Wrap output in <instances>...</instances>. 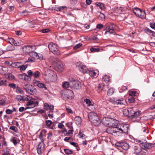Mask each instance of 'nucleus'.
<instances>
[{
  "label": "nucleus",
  "mask_w": 155,
  "mask_h": 155,
  "mask_svg": "<svg viewBox=\"0 0 155 155\" xmlns=\"http://www.w3.org/2000/svg\"><path fill=\"white\" fill-rule=\"evenodd\" d=\"M45 108V110H49L52 112L54 110V106L53 105H50L47 103H45L44 104Z\"/></svg>",
  "instance_id": "6ab92c4d"
},
{
  "label": "nucleus",
  "mask_w": 155,
  "mask_h": 155,
  "mask_svg": "<svg viewBox=\"0 0 155 155\" xmlns=\"http://www.w3.org/2000/svg\"><path fill=\"white\" fill-rule=\"evenodd\" d=\"M110 101L112 103L116 105H124L126 103V101L124 99L115 97L110 98Z\"/></svg>",
  "instance_id": "39448f33"
},
{
  "label": "nucleus",
  "mask_w": 155,
  "mask_h": 155,
  "mask_svg": "<svg viewBox=\"0 0 155 155\" xmlns=\"http://www.w3.org/2000/svg\"><path fill=\"white\" fill-rule=\"evenodd\" d=\"M81 86L80 82L74 80L70 81V87L72 89H79Z\"/></svg>",
  "instance_id": "1a4fd4ad"
},
{
  "label": "nucleus",
  "mask_w": 155,
  "mask_h": 155,
  "mask_svg": "<svg viewBox=\"0 0 155 155\" xmlns=\"http://www.w3.org/2000/svg\"><path fill=\"white\" fill-rule=\"evenodd\" d=\"M36 89L34 88L33 86L32 85V87H31L30 90L28 91V94L32 95L36 91Z\"/></svg>",
  "instance_id": "f704fd0d"
},
{
  "label": "nucleus",
  "mask_w": 155,
  "mask_h": 155,
  "mask_svg": "<svg viewBox=\"0 0 155 155\" xmlns=\"http://www.w3.org/2000/svg\"><path fill=\"white\" fill-rule=\"evenodd\" d=\"M78 135L80 136V138H82L83 139L85 138L86 137H87L86 136H85V134H82L81 132V131H80L79 132Z\"/></svg>",
  "instance_id": "6e6d98bb"
},
{
  "label": "nucleus",
  "mask_w": 155,
  "mask_h": 155,
  "mask_svg": "<svg viewBox=\"0 0 155 155\" xmlns=\"http://www.w3.org/2000/svg\"><path fill=\"white\" fill-rule=\"evenodd\" d=\"M99 72L97 70L89 71V75L92 77H97L98 75Z\"/></svg>",
  "instance_id": "aec40b11"
},
{
  "label": "nucleus",
  "mask_w": 155,
  "mask_h": 155,
  "mask_svg": "<svg viewBox=\"0 0 155 155\" xmlns=\"http://www.w3.org/2000/svg\"><path fill=\"white\" fill-rule=\"evenodd\" d=\"M105 87H107L105 86L104 84L101 83L99 84L97 86V89L99 91H106V90H104Z\"/></svg>",
  "instance_id": "a211bd4d"
},
{
  "label": "nucleus",
  "mask_w": 155,
  "mask_h": 155,
  "mask_svg": "<svg viewBox=\"0 0 155 155\" xmlns=\"http://www.w3.org/2000/svg\"><path fill=\"white\" fill-rule=\"evenodd\" d=\"M32 46L30 45L24 46L21 48V50L25 54L31 53Z\"/></svg>",
  "instance_id": "f8f14e48"
},
{
  "label": "nucleus",
  "mask_w": 155,
  "mask_h": 155,
  "mask_svg": "<svg viewBox=\"0 0 155 155\" xmlns=\"http://www.w3.org/2000/svg\"><path fill=\"white\" fill-rule=\"evenodd\" d=\"M115 145L117 147H121L125 150H127L130 147L129 144L125 142H117Z\"/></svg>",
  "instance_id": "9b49d317"
},
{
  "label": "nucleus",
  "mask_w": 155,
  "mask_h": 155,
  "mask_svg": "<svg viewBox=\"0 0 155 155\" xmlns=\"http://www.w3.org/2000/svg\"><path fill=\"white\" fill-rule=\"evenodd\" d=\"M102 80L105 82H108L110 80V77L107 75H105L102 78Z\"/></svg>",
  "instance_id": "a19ab883"
},
{
  "label": "nucleus",
  "mask_w": 155,
  "mask_h": 155,
  "mask_svg": "<svg viewBox=\"0 0 155 155\" xmlns=\"http://www.w3.org/2000/svg\"><path fill=\"white\" fill-rule=\"evenodd\" d=\"M90 50L92 52H97L100 51V49L99 48H95L92 47L90 48Z\"/></svg>",
  "instance_id": "8fccbe9b"
},
{
  "label": "nucleus",
  "mask_w": 155,
  "mask_h": 155,
  "mask_svg": "<svg viewBox=\"0 0 155 155\" xmlns=\"http://www.w3.org/2000/svg\"><path fill=\"white\" fill-rule=\"evenodd\" d=\"M82 45V44L81 43H78L76 45L73 47V49L76 50L81 47Z\"/></svg>",
  "instance_id": "864d4df0"
},
{
  "label": "nucleus",
  "mask_w": 155,
  "mask_h": 155,
  "mask_svg": "<svg viewBox=\"0 0 155 155\" xmlns=\"http://www.w3.org/2000/svg\"><path fill=\"white\" fill-rule=\"evenodd\" d=\"M98 19L101 21H104L105 19V16L103 14H100L98 17Z\"/></svg>",
  "instance_id": "49530a36"
},
{
  "label": "nucleus",
  "mask_w": 155,
  "mask_h": 155,
  "mask_svg": "<svg viewBox=\"0 0 155 155\" xmlns=\"http://www.w3.org/2000/svg\"><path fill=\"white\" fill-rule=\"evenodd\" d=\"M96 5L99 7L100 9H104L105 8L104 4L101 2H98L95 3Z\"/></svg>",
  "instance_id": "e433bc0d"
},
{
  "label": "nucleus",
  "mask_w": 155,
  "mask_h": 155,
  "mask_svg": "<svg viewBox=\"0 0 155 155\" xmlns=\"http://www.w3.org/2000/svg\"><path fill=\"white\" fill-rule=\"evenodd\" d=\"M123 114L125 116H128L129 115V110L128 109H125L123 110Z\"/></svg>",
  "instance_id": "4c0bfd02"
},
{
  "label": "nucleus",
  "mask_w": 155,
  "mask_h": 155,
  "mask_svg": "<svg viewBox=\"0 0 155 155\" xmlns=\"http://www.w3.org/2000/svg\"><path fill=\"white\" fill-rule=\"evenodd\" d=\"M28 65L27 64L25 65L23 64L22 63L21 64V66L20 67V70L21 71H24L27 68Z\"/></svg>",
  "instance_id": "c9c22d12"
},
{
  "label": "nucleus",
  "mask_w": 155,
  "mask_h": 155,
  "mask_svg": "<svg viewBox=\"0 0 155 155\" xmlns=\"http://www.w3.org/2000/svg\"><path fill=\"white\" fill-rule=\"evenodd\" d=\"M65 8H67V7L65 6L59 7L58 5H56L55 11L57 12L62 11Z\"/></svg>",
  "instance_id": "5701e85b"
},
{
  "label": "nucleus",
  "mask_w": 155,
  "mask_h": 155,
  "mask_svg": "<svg viewBox=\"0 0 155 155\" xmlns=\"http://www.w3.org/2000/svg\"><path fill=\"white\" fill-rule=\"evenodd\" d=\"M67 94H66L67 95V97L68 99H71L74 96V94L73 91L70 90H67Z\"/></svg>",
  "instance_id": "412c9836"
},
{
  "label": "nucleus",
  "mask_w": 155,
  "mask_h": 155,
  "mask_svg": "<svg viewBox=\"0 0 155 155\" xmlns=\"http://www.w3.org/2000/svg\"><path fill=\"white\" fill-rule=\"evenodd\" d=\"M30 55L34 59H39L40 60H43V56L41 54H38L33 51H31L30 53Z\"/></svg>",
  "instance_id": "9d476101"
},
{
  "label": "nucleus",
  "mask_w": 155,
  "mask_h": 155,
  "mask_svg": "<svg viewBox=\"0 0 155 155\" xmlns=\"http://www.w3.org/2000/svg\"><path fill=\"white\" fill-rule=\"evenodd\" d=\"M10 150L8 148H6L4 150V152L2 155H10Z\"/></svg>",
  "instance_id": "58836bf2"
},
{
  "label": "nucleus",
  "mask_w": 155,
  "mask_h": 155,
  "mask_svg": "<svg viewBox=\"0 0 155 155\" xmlns=\"http://www.w3.org/2000/svg\"><path fill=\"white\" fill-rule=\"evenodd\" d=\"M136 93L137 92L136 91H130L129 92V94L130 96L133 97L135 96Z\"/></svg>",
  "instance_id": "4d7b16f0"
},
{
  "label": "nucleus",
  "mask_w": 155,
  "mask_h": 155,
  "mask_svg": "<svg viewBox=\"0 0 155 155\" xmlns=\"http://www.w3.org/2000/svg\"><path fill=\"white\" fill-rule=\"evenodd\" d=\"M36 85L40 88H44L45 90L47 89L46 85L43 83L40 82V81L37 83Z\"/></svg>",
  "instance_id": "a878e982"
},
{
  "label": "nucleus",
  "mask_w": 155,
  "mask_h": 155,
  "mask_svg": "<svg viewBox=\"0 0 155 155\" xmlns=\"http://www.w3.org/2000/svg\"><path fill=\"white\" fill-rule=\"evenodd\" d=\"M80 71L83 73H88L89 70L87 67L84 65H81L80 67L78 68Z\"/></svg>",
  "instance_id": "2eb2a0df"
},
{
  "label": "nucleus",
  "mask_w": 155,
  "mask_h": 155,
  "mask_svg": "<svg viewBox=\"0 0 155 155\" xmlns=\"http://www.w3.org/2000/svg\"><path fill=\"white\" fill-rule=\"evenodd\" d=\"M48 48L50 51L54 54L58 55L60 54L58 46L57 45L50 43L48 45Z\"/></svg>",
  "instance_id": "423d86ee"
},
{
  "label": "nucleus",
  "mask_w": 155,
  "mask_h": 155,
  "mask_svg": "<svg viewBox=\"0 0 155 155\" xmlns=\"http://www.w3.org/2000/svg\"><path fill=\"white\" fill-rule=\"evenodd\" d=\"M24 89L26 91V92L28 93L31 87H32V85L29 84H27L23 86Z\"/></svg>",
  "instance_id": "c85d7f7f"
},
{
  "label": "nucleus",
  "mask_w": 155,
  "mask_h": 155,
  "mask_svg": "<svg viewBox=\"0 0 155 155\" xmlns=\"http://www.w3.org/2000/svg\"><path fill=\"white\" fill-rule=\"evenodd\" d=\"M55 68H57L58 71H62L64 68L63 63L60 61L58 62L55 66Z\"/></svg>",
  "instance_id": "dca6fc26"
},
{
  "label": "nucleus",
  "mask_w": 155,
  "mask_h": 155,
  "mask_svg": "<svg viewBox=\"0 0 155 155\" xmlns=\"http://www.w3.org/2000/svg\"><path fill=\"white\" fill-rule=\"evenodd\" d=\"M75 122L76 124H79L81 122V119L80 116H76L75 118Z\"/></svg>",
  "instance_id": "c756f323"
},
{
  "label": "nucleus",
  "mask_w": 155,
  "mask_h": 155,
  "mask_svg": "<svg viewBox=\"0 0 155 155\" xmlns=\"http://www.w3.org/2000/svg\"><path fill=\"white\" fill-rule=\"evenodd\" d=\"M11 141L12 142L13 144L15 145H16L17 143H18L19 142V140H18V139L16 137H13L11 140Z\"/></svg>",
  "instance_id": "473e14b6"
},
{
  "label": "nucleus",
  "mask_w": 155,
  "mask_h": 155,
  "mask_svg": "<svg viewBox=\"0 0 155 155\" xmlns=\"http://www.w3.org/2000/svg\"><path fill=\"white\" fill-rule=\"evenodd\" d=\"M155 143H148L143 145V147L141 149L147 150V149H149L153 147H154Z\"/></svg>",
  "instance_id": "4468645a"
},
{
  "label": "nucleus",
  "mask_w": 155,
  "mask_h": 155,
  "mask_svg": "<svg viewBox=\"0 0 155 155\" xmlns=\"http://www.w3.org/2000/svg\"><path fill=\"white\" fill-rule=\"evenodd\" d=\"M25 73L19 74L18 75V77L21 79H24L25 78Z\"/></svg>",
  "instance_id": "338daca9"
},
{
  "label": "nucleus",
  "mask_w": 155,
  "mask_h": 155,
  "mask_svg": "<svg viewBox=\"0 0 155 155\" xmlns=\"http://www.w3.org/2000/svg\"><path fill=\"white\" fill-rule=\"evenodd\" d=\"M65 153L67 155H70L73 153V151L70 150L68 149H64Z\"/></svg>",
  "instance_id": "ea45409f"
},
{
  "label": "nucleus",
  "mask_w": 155,
  "mask_h": 155,
  "mask_svg": "<svg viewBox=\"0 0 155 155\" xmlns=\"http://www.w3.org/2000/svg\"><path fill=\"white\" fill-rule=\"evenodd\" d=\"M141 9L138 8H136L133 10V12L135 14V15L138 16L139 15V13H140Z\"/></svg>",
  "instance_id": "bb28decb"
},
{
  "label": "nucleus",
  "mask_w": 155,
  "mask_h": 155,
  "mask_svg": "<svg viewBox=\"0 0 155 155\" xmlns=\"http://www.w3.org/2000/svg\"><path fill=\"white\" fill-rule=\"evenodd\" d=\"M45 147V145L44 143H40L37 147L38 153L39 154H41L43 152Z\"/></svg>",
  "instance_id": "ddd939ff"
},
{
  "label": "nucleus",
  "mask_w": 155,
  "mask_h": 155,
  "mask_svg": "<svg viewBox=\"0 0 155 155\" xmlns=\"http://www.w3.org/2000/svg\"><path fill=\"white\" fill-rule=\"evenodd\" d=\"M62 87L64 88H67L70 87V81L68 82L65 81L63 83Z\"/></svg>",
  "instance_id": "393cba45"
},
{
  "label": "nucleus",
  "mask_w": 155,
  "mask_h": 155,
  "mask_svg": "<svg viewBox=\"0 0 155 155\" xmlns=\"http://www.w3.org/2000/svg\"><path fill=\"white\" fill-rule=\"evenodd\" d=\"M45 123L47 126L49 128L50 127L51 125L52 124V121L51 120H46L45 121Z\"/></svg>",
  "instance_id": "3c124183"
},
{
  "label": "nucleus",
  "mask_w": 155,
  "mask_h": 155,
  "mask_svg": "<svg viewBox=\"0 0 155 155\" xmlns=\"http://www.w3.org/2000/svg\"><path fill=\"white\" fill-rule=\"evenodd\" d=\"M128 101L129 103H132L135 101V100L133 97H131L130 98H129Z\"/></svg>",
  "instance_id": "774afa93"
},
{
  "label": "nucleus",
  "mask_w": 155,
  "mask_h": 155,
  "mask_svg": "<svg viewBox=\"0 0 155 155\" xmlns=\"http://www.w3.org/2000/svg\"><path fill=\"white\" fill-rule=\"evenodd\" d=\"M23 96H22L20 95H18L16 97V99L19 101H23Z\"/></svg>",
  "instance_id": "5fc2aeb1"
},
{
  "label": "nucleus",
  "mask_w": 155,
  "mask_h": 155,
  "mask_svg": "<svg viewBox=\"0 0 155 155\" xmlns=\"http://www.w3.org/2000/svg\"><path fill=\"white\" fill-rule=\"evenodd\" d=\"M6 101L5 99L2 97L0 98V105H4L5 104Z\"/></svg>",
  "instance_id": "603ef678"
},
{
  "label": "nucleus",
  "mask_w": 155,
  "mask_h": 155,
  "mask_svg": "<svg viewBox=\"0 0 155 155\" xmlns=\"http://www.w3.org/2000/svg\"><path fill=\"white\" fill-rule=\"evenodd\" d=\"M117 128L119 133L118 136L123 133L127 134L128 133L129 126L127 124H119L117 126Z\"/></svg>",
  "instance_id": "20e7f679"
},
{
  "label": "nucleus",
  "mask_w": 155,
  "mask_h": 155,
  "mask_svg": "<svg viewBox=\"0 0 155 155\" xmlns=\"http://www.w3.org/2000/svg\"><path fill=\"white\" fill-rule=\"evenodd\" d=\"M66 125L67 126L69 129H72V123L71 122H69L66 124Z\"/></svg>",
  "instance_id": "052dcab7"
},
{
  "label": "nucleus",
  "mask_w": 155,
  "mask_h": 155,
  "mask_svg": "<svg viewBox=\"0 0 155 155\" xmlns=\"http://www.w3.org/2000/svg\"><path fill=\"white\" fill-rule=\"evenodd\" d=\"M40 75V73L38 71H36L33 73V76L35 78L38 77Z\"/></svg>",
  "instance_id": "37998d69"
},
{
  "label": "nucleus",
  "mask_w": 155,
  "mask_h": 155,
  "mask_svg": "<svg viewBox=\"0 0 155 155\" xmlns=\"http://www.w3.org/2000/svg\"><path fill=\"white\" fill-rule=\"evenodd\" d=\"M44 71L45 74L48 81L53 82L56 80L57 75L54 71L45 68H44Z\"/></svg>",
  "instance_id": "f03ea898"
},
{
  "label": "nucleus",
  "mask_w": 155,
  "mask_h": 155,
  "mask_svg": "<svg viewBox=\"0 0 155 155\" xmlns=\"http://www.w3.org/2000/svg\"><path fill=\"white\" fill-rule=\"evenodd\" d=\"M89 120L93 125L96 126H99L101 123V121L97 114L95 112H91L88 114Z\"/></svg>",
  "instance_id": "f257e3e1"
},
{
  "label": "nucleus",
  "mask_w": 155,
  "mask_h": 155,
  "mask_svg": "<svg viewBox=\"0 0 155 155\" xmlns=\"http://www.w3.org/2000/svg\"><path fill=\"white\" fill-rule=\"evenodd\" d=\"M141 112L140 111H135L133 114L132 115V117L131 118L132 119H133L134 118L138 117L139 118V120L140 119V118L138 117L140 114Z\"/></svg>",
  "instance_id": "2f4dec72"
},
{
  "label": "nucleus",
  "mask_w": 155,
  "mask_h": 155,
  "mask_svg": "<svg viewBox=\"0 0 155 155\" xmlns=\"http://www.w3.org/2000/svg\"><path fill=\"white\" fill-rule=\"evenodd\" d=\"M140 13H139V15L137 17L142 19H144L146 17L145 12L144 11H143L142 9Z\"/></svg>",
  "instance_id": "b1692460"
},
{
  "label": "nucleus",
  "mask_w": 155,
  "mask_h": 155,
  "mask_svg": "<svg viewBox=\"0 0 155 155\" xmlns=\"http://www.w3.org/2000/svg\"><path fill=\"white\" fill-rule=\"evenodd\" d=\"M10 129L13 130L15 132H17V131L18 129L15 126H11L9 128Z\"/></svg>",
  "instance_id": "0e129e2a"
},
{
  "label": "nucleus",
  "mask_w": 155,
  "mask_h": 155,
  "mask_svg": "<svg viewBox=\"0 0 155 155\" xmlns=\"http://www.w3.org/2000/svg\"><path fill=\"white\" fill-rule=\"evenodd\" d=\"M129 116L128 117L131 118L135 111L133 110V108H129Z\"/></svg>",
  "instance_id": "79ce46f5"
},
{
  "label": "nucleus",
  "mask_w": 155,
  "mask_h": 155,
  "mask_svg": "<svg viewBox=\"0 0 155 155\" xmlns=\"http://www.w3.org/2000/svg\"><path fill=\"white\" fill-rule=\"evenodd\" d=\"M8 42L10 43V45H12L15 46L19 45V43H17L12 38H8Z\"/></svg>",
  "instance_id": "4be33fe9"
},
{
  "label": "nucleus",
  "mask_w": 155,
  "mask_h": 155,
  "mask_svg": "<svg viewBox=\"0 0 155 155\" xmlns=\"http://www.w3.org/2000/svg\"><path fill=\"white\" fill-rule=\"evenodd\" d=\"M15 47L13 45H10L7 46L6 50L7 51H11L15 50Z\"/></svg>",
  "instance_id": "7c9ffc66"
},
{
  "label": "nucleus",
  "mask_w": 155,
  "mask_h": 155,
  "mask_svg": "<svg viewBox=\"0 0 155 155\" xmlns=\"http://www.w3.org/2000/svg\"><path fill=\"white\" fill-rule=\"evenodd\" d=\"M35 61L34 60V59L32 57V58H29L27 60L25 61V63L31 62V63Z\"/></svg>",
  "instance_id": "e2e57ef3"
},
{
  "label": "nucleus",
  "mask_w": 155,
  "mask_h": 155,
  "mask_svg": "<svg viewBox=\"0 0 155 155\" xmlns=\"http://www.w3.org/2000/svg\"><path fill=\"white\" fill-rule=\"evenodd\" d=\"M8 86L11 88H12L14 89L17 88L18 86L14 83L9 84Z\"/></svg>",
  "instance_id": "a18cd8bd"
},
{
  "label": "nucleus",
  "mask_w": 155,
  "mask_h": 155,
  "mask_svg": "<svg viewBox=\"0 0 155 155\" xmlns=\"http://www.w3.org/2000/svg\"><path fill=\"white\" fill-rule=\"evenodd\" d=\"M32 105H30V108H33L35 107L38 106V101L34 102Z\"/></svg>",
  "instance_id": "bf43d9fd"
},
{
  "label": "nucleus",
  "mask_w": 155,
  "mask_h": 155,
  "mask_svg": "<svg viewBox=\"0 0 155 155\" xmlns=\"http://www.w3.org/2000/svg\"><path fill=\"white\" fill-rule=\"evenodd\" d=\"M8 70V68L7 67H1L0 68V73L2 75H6L7 73V71Z\"/></svg>",
  "instance_id": "f3484780"
},
{
  "label": "nucleus",
  "mask_w": 155,
  "mask_h": 155,
  "mask_svg": "<svg viewBox=\"0 0 155 155\" xmlns=\"http://www.w3.org/2000/svg\"><path fill=\"white\" fill-rule=\"evenodd\" d=\"M16 90L18 91V93L21 94H23L24 93V92L21 89V88L18 86L16 88Z\"/></svg>",
  "instance_id": "13d9d810"
},
{
  "label": "nucleus",
  "mask_w": 155,
  "mask_h": 155,
  "mask_svg": "<svg viewBox=\"0 0 155 155\" xmlns=\"http://www.w3.org/2000/svg\"><path fill=\"white\" fill-rule=\"evenodd\" d=\"M117 127H108L106 129V132L108 134L114 135L115 136H118L119 133L118 132Z\"/></svg>",
  "instance_id": "0eeeda50"
},
{
  "label": "nucleus",
  "mask_w": 155,
  "mask_h": 155,
  "mask_svg": "<svg viewBox=\"0 0 155 155\" xmlns=\"http://www.w3.org/2000/svg\"><path fill=\"white\" fill-rule=\"evenodd\" d=\"M145 32L148 35L152 34L153 31L150 30L149 28H147L144 29Z\"/></svg>",
  "instance_id": "09e8293b"
},
{
  "label": "nucleus",
  "mask_w": 155,
  "mask_h": 155,
  "mask_svg": "<svg viewBox=\"0 0 155 155\" xmlns=\"http://www.w3.org/2000/svg\"><path fill=\"white\" fill-rule=\"evenodd\" d=\"M114 25L113 23L108 22L104 25V30H108L114 33Z\"/></svg>",
  "instance_id": "6e6552de"
},
{
  "label": "nucleus",
  "mask_w": 155,
  "mask_h": 155,
  "mask_svg": "<svg viewBox=\"0 0 155 155\" xmlns=\"http://www.w3.org/2000/svg\"><path fill=\"white\" fill-rule=\"evenodd\" d=\"M117 122L115 119L108 117L104 118L102 120L103 124L107 127H114L117 124Z\"/></svg>",
  "instance_id": "7ed1b4c3"
},
{
  "label": "nucleus",
  "mask_w": 155,
  "mask_h": 155,
  "mask_svg": "<svg viewBox=\"0 0 155 155\" xmlns=\"http://www.w3.org/2000/svg\"><path fill=\"white\" fill-rule=\"evenodd\" d=\"M85 101L86 103L87 104V106H89L91 105V101L88 99H86L85 100Z\"/></svg>",
  "instance_id": "69168bd1"
},
{
  "label": "nucleus",
  "mask_w": 155,
  "mask_h": 155,
  "mask_svg": "<svg viewBox=\"0 0 155 155\" xmlns=\"http://www.w3.org/2000/svg\"><path fill=\"white\" fill-rule=\"evenodd\" d=\"M104 26L101 24H98L96 25V28L97 29H101L103 28H104Z\"/></svg>",
  "instance_id": "680f3d73"
},
{
  "label": "nucleus",
  "mask_w": 155,
  "mask_h": 155,
  "mask_svg": "<svg viewBox=\"0 0 155 155\" xmlns=\"http://www.w3.org/2000/svg\"><path fill=\"white\" fill-rule=\"evenodd\" d=\"M7 81L6 80H1L0 81V86H6L7 84Z\"/></svg>",
  "instance_id": "de8ad7c7"
},
{
  "label": "nucleus",
  "mask_w": 155,
  "mask_h": 155,
  "mask_svg": "<svg viewBox=\"0 0 155 155\" xmlns=\"http://www.w3.org/2000/svg\"><path fill=\"white\" fill-rule=\"evenodd\" d=\"M114 92V89L112 88H110L108 90L107 94L108 95H111L113 94Z\"/></svg>",
  "instance_id": "c03bdc74"
},
{
  "label": "nucleus",
  "mask_w": 155,
  "mask_h": 155,
  "mask_svg": "<svg viewBox=\"0 0 155 155\" xmlns=\"http://www.w3.org/2000/svg\"><path fill=\"white\" fill-rule=\"evenodd\" d=\"M21 62H17L13 63L12 64V66L15 68H19L21 66Z\"/></svg>",
  "instance_id": "72a5a7b5"
},
{
  "label": "nucleus",
  "mask_w": 155,
  "mask_h": 155,
  "mask_svg": "<svg viewBox=\"0 0 155 155\" xmlns=\"http://www.w3.org/2000/svg\"><path fill=\"white\" fill-rule=\"evenodd\" d=\"M6 77H7L8 80H12L14 79L15 77L11 73H7L6 75Z\"/></svg>",
  "instance_id": "cd10ccee"
}]
</instances>
